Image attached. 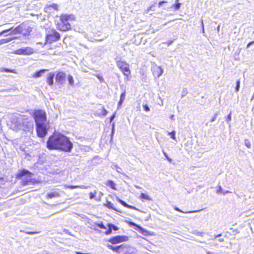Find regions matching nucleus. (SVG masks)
<instances>
[{
    "label": "nucleus",
    "instance_id": "nucleus-9",
    "mask_svg": "<svg viewBox=\"0 0 254 254\" xmlns=\"http://www.w3.org/2000/svg\"><path fill=\"white\" fill-rule=\"evenodd\" d=\"M34 52V50L33 48L27 47L17 49L14 52V53L17 55H30Z\"/></svg>",
    "mask_w": 254,
    "mask_h": 254
},
{
    "label": "nucleus",
    "instance_id": "nucleus-41",
    "mask_svg": "<svg viewBox=\"0 0 254 254\" xmlns=\"http://www.w3.org/2000/svg\"><path fill=\"white\" fill-rule=\"evenodd\" d=\"M143 108L144 110L145 111H150L149 108L148 107V106L146 104L143 105Z\"/></svg>",
    "mask_w": 254,
    "mask_h": 254
},
{
    "label": "nucleus",
    "instance_id": "nucleus-56",
    "mask_svg": "<svg viewBox=\"0 0 254 254\" xmlns=\"http://www.w3.org/2000/svg\"><path fill=\"white\" fill-rule=\"evenodd\" d=\"M221 235V234H219V235H215V236H214V239H213V238H211V240H214V239H216V238L219 237V236H220Z\"/></svg>",
    "mask_w": 254,
    "mask_h": 254
},
{
    "label": "nucleus",
    "instance_id": "nucleus-1",
    "mask_svg": "<svg viewBox=\"0 0 254 254\" xmlns=\"http://www.w3.org/2000/svg\"><path fill=\"white\" fill-rule=\"evenodd\" d=\"M47 147L50 150H61L70 152L73 144L69 138L61 133H55L51 135L47 142Z\"/></svg>",
    "mask_w": 254,
    "mask_h": 254
},
{
    "label": "nucleus",
    "instance_id": "nucleus-11",
    "mask_svg": "<svg viewBox=\"0 0 254 254\" xmlns=\"http://www.w3.org/2000/svg\"><path fill=\"white\" fill-rule=\"evenodd\" d=\"M65 73L64 72H58L56 76V81L60 84H63L65 80Z\"/></svg>",
    "mask_w": 254,
    "mask_h": 254
},
{
    "label": "nucleus",
    "instance_id": "nucleus-30",
    "mask_svg": "<svg viewBox=\"0 0 254 254\" xmlns=\"http://www.w3.org/2000/svg\"><path fill=\"white\" fill-rule=\"evenodd\" d=\"M175 131L173 130L172 132H168V134L170 135L171 137L174 140H176V137H175Z\"/></svg>",
    "mask_w": 254,
    "mask_h": 254
},
{
    "label": "nucleus",
    "instance_id": "nucleus-46",
    "mask_svg": "<svg viewBox=\"0 0 254 254\" xmlns=\"http://www.w3.org/2000/svg\"><path fill=\"white\" fill-rule=\"evenodd\" d=\"M194 234H196L197 235H200V236H202L203 233V232H199L198 231H195V233H194Z\"/></svg>",
    "mask_w": 254,
    "mask_h": 254
},
{
    "label": "nucleus",
    "instance_id": "nucleus-49",
    "mask_svg": "<svg viewBox=\"0 0 254 254\" xmlns=\"http://www.w3.org/2000/svg\"><path fill=\"white\" fill-rule=\"evenodd\" d=\"M166 2V1H162L159 2V7H161L163 3H165Z\"/></svg>",
    "mask_w": 254,
    "mask_h": 254
},
{
    "label": "nucleus",
    "instance_id": "nucleus-4",
    "mask_svg": "<svg viewBox=\"0 0 254 254\" xmlns=\"http://www.w3.org/2000/svg\"><path fill=\"white\" fill-rule=\"evenodd\" d=\"M74 19L75 16L73 14H62L58 22L57 28L63 31H66L70 29L71 25L69 22L73 21Z\"/></svg>",
    "mask_w": 254,
    "mask_h": 254
},
{
    "label": "nucleus",
    "instance_id": "nucleus-61",
    "mask_svg": "<svg viewBox=\"0 0 254 254\" xmlns=\"http://www.w3.org/2000/svg\"><path fill=\"white\" fill-rule=\"evenodd\" d=\"M139 228V229H140L141 231H142V232H143V231L144 230L142 228H141V227L140 226H138Z\"/></svg>",
    "mask_w": 254,
    "mask_h": 254
},
{
    "label": "nucleus",
    "instance_id": "nucleus-64",
    "mask_svg": "<svg viewBox=\"0 0 254 254\" xmlns=\"http://www.w3.org/2000/svg\"><path fill=\"white\" fill-rule=\"evenodd\" d=\"M219 28H220V25H219V26H218V27H217V29H218V30H219Z\"/></svg>",
    "mask_w": 254,
    "mask_h": 254
},
{
    "label": "nucleus",
    "instance_id": "nucleus-29",
    "mask_svg": "<svg viewBox=\"0 0 254 254\" xmlns=\"http://www.w3.org/2000/svg\"><path fill=\"white\" fill-rule=\"evenodd\" d=\"M107 110L103 107H102L101 108V112L99 113L100 115H101L102 116H106L107 114Z\"/></svg>",
    "mask_w": 254,
    "mask_h": 254
},
{
    "label": "nucleus",
    "instance_id": "nucleus-42",
    "mask_svg": "<svg viewBox=\"0 0 254 254\" xmlns=\"http://www.w3.org/2000/svg\"><path fill=\"white\" fill-rule=\"evenodd\" d=\"M163 154L164 155V156H165V157L167 158V159L170 162H171L172 161V159L169 158L167 155V154L164 151H163Z\"/></svg>",
    "mask_w": 254,
    "mask_h": 254
},
{
    "label": "nucleus",
    "instance_id": "nucleus-12",
    "mask_svg": "<svg viewBox=\"0 0 254 254\" xmlns=\"http://www.w3.org/2000/svg\"><path fill=\"white\" fill-rule=\"evenodd\" d=\"M55 73L53 72H51L47 75V82L50 86L53 85L54 84V77Z\"/></svg>",
    "mask_w": 254,
    "mask_h": 254
},
{
    "label": "nucleus",
    "instance_id": "nucleus-17",
    "mask_svg": "<svg viewBox=\"0 0 254 254\" xmlns=\"http://www.w3.org/2000/svg\"><path fill=\"white\" fill-rule=\"evenodd\" d=\"M105 184L107 186H109L110 187H111L112 189H113L114 190H116L117 189L116 188V184L114 183V182L113 181H111V180H108L105 183Z\"/></svg>",
    "mask_w": 254,
    "mask_h": 254
},
{
    "label": "nucleus",
    "instance_id": "nucleus-7",
    "mask_svg": "<svg viewBox=\"0 0 254 254\" xmlns=\"http://www.w3.org/2000/svg\"><path fill=\"white\" fill-rule=\"evenodd\" d=\"M23 27V24H20L16 28L13 29V28H10L8 29L4 30L1 32H0V36L2 35L5 34V33H7L8 32H10L8 34H6L4 35V36H7L9 35H15V34H18L22 33V28Z\"/></svg>",
    "mask_w": 254,
    "mask_h": 254
},
{
    "label": "nucleus",
    "instance_id": "nucleus-47",
    "mask_svg": "<svg viewBox=\"0 0 254 254\" xmlns=\"http://www.w3.org/2000/svg\"><path fill=\"white\" fill-rule=\"evenodd\" d=\"M111 233H112V230H111V229L110 228H109L108 230V231H107L105 232V234H106V235H109V234H111Z\"/></svg>",
    "mask_w": 254,
    "mask_h": 254
},
{
    "label": "nucleus",
    "instance_id": "nucleus-40",
    "mask_svg": "<svg viewBox=\"0 0 254 254\" xmlns=\"http://www.w3.org/2000/svg\"><path fill=\"white\" fill-rule=\"evenodd\" d=\"M226 120L228 124H229V122L231 120V112L227 116Z\"/></svg>",
    "mask_w": 254,
    "mask_h": 254
},
{
    "label": "nucleus",
    "instance_id": "nucleus-63",
    "mask_svg": "<svg viewBox=\"0 0 254 254\" xmlns=\"http://www.w3.org/2000/svg\"><path fill=\"white\" fill-rule=\"evenodd\" d=\"M152 8V6H150V7L148 9L147 11H149V10Z\"/></svg>",
    "mask_w": 254,
    "mask_h": 254
},
{
    "label": "nucleus",
    "instance_id": "nucleus-34",
    "mask_svg": "<svg viewBox=\"0 0 254 254\" xmlns=\"http://www.w3.org/2000/svg\"><path fill=\"white\" fill-rule=\"evenodd\" d=\"M240 86V80H238L236 82V86L235 87V90L236 91H238L239 90Z\"/></svg>",
    "mask_w": 254,
    "mask_h": 254
},
{
    "label": "nucleus",
    "instance_id": "nucleus-28",
    "mask_svg": "<svg viewBox=\"0 0 254 254\" xmlns=\"http://www.w3.org/2000/svg\"><path fill=\"white\" fill-rule=\"evenodd\" d=\"M112 168L114 169H116L118 173H122L121 171H122V169L118 165H114Z\"/></svg>",
    "mask_w": 254,
    "mask_h": 254
},
{
    "label": "nucleus",
    "instance_id": "nucleus-58",
    "mask_svg": "<svg viewBox=\"0 0 254 254\" xmlns=\"http://www.w3.org/2000/svg\"><path fill=\"white\" fill-rule=\"evenodd\" d=\"M174 115H171V116H170V118L171 119H172V120H174Z\"/></svg>",
    "mask_w": 254,
    "mask_h": 254
},
{
    "label": "nucleus",
    "instance_id": "nucleus-55",
    "mask_svg": "<svg viewBox=\"0 0 254 254\" xmlns=\"http://www.w3.org/2000/svg\"><path fill=\"white\" fill-rule=\"evenodd\" d=\"M201 25H202V31L204 33V25L203 23V20H201Z\"/></svg>",
    "mask_w": 254,
    "mask_h": 254
},
{
    "label": "nucleus",
    "instance_id": "nucleus-48",
    "mask_svg": "<svg viewBox=\"0 0 254 254\" xmlns=\"http://www.w3.org/2000/svg\"><path fill=\"white\" fill-rule=\"evenodd\" d=\"M253 44H254V41L249 42L247 46V48H249L250 46L253 45Z\"/></svg>",
    "mask_w": 254,
    "mask_h": 254
},
{
    "label": "nucleus",
    "instance_id": "nucleus-8",
    "mask_svg": "<svg viewBox=\"0 0 254 254\" xmlns=\"http://www.w3.org/2000/svg\"><path fill=\"white\" fill-rule=\"evenodd\" d=\"M118 67L122 70L124 74L127 76L130 75V72L129 65L124 61H118L117 62Z\"/></svg>",
    "mask_w": 254,
    "mask_h": 254
},
{
    "label": "nucleus",
    "instance_id": "nucleus-54",
    "mask_svg": "<svg viewBox=\"0 0 254 254\" xmlns=\"http://www.w3.org/2000/svg\"><path fill=\"white\" fill-rule=\"evenodd\" d=\"M129 224L131 226H137L136 224H135L134 222H129Z\"/></svg>",
    "mask_w": 254,
    "mask_h": 254
},
{
    "label": "nucleus",
    "instance_id": "nucleus-10",
    "mask_svg": "<svg viewBox=\"0 0 254 254\" xmlns=\"http://www.w3.org/2000/svg\"><path fill=\"white\" fill-rule=\"evenodd\" d=\"M128 240V237L126 236H117L111 238L108 241L112 244H116Z\"/></svg>",
    "mask_w": 254,
    "mask_h": 254
},
{
    "label": "nucleus",
    "instance_id": "nucleus-33",
    "mask_svg": "<svg viewBox=\"0 0 254 254\" xmlns=\"http://www.w3.org/2000/svg\"><path fill=\"white\" fill-rule=\"evenodd\" d=\"M175 209L178 211H179V212H182L183 213H185V212L182 211L181 210H180L178 207H175ZM198 211V210H196V211H189V212H185V213H193V212H197Z\"/></svg>",
    "mask_w": 254,
    "mask_h": 254
},
{
    "label": "nucleus",
    "instance_id": "nucleus-45",
    "mask_svg": "<svg viewBox=\"0 0 254 254\" xmlns=\"http://www.w3.org/2000/svg\"><path fill=\"white\" fill-rule=\"evenodd\" d=\"M95 194H96V193L90 192L89 193V195H90L89 197H90V199L94 198L95 197Z\"/></svg>",
    "mask_w": 254,
    "mask_h": 254
},
{
    "label": "nucleus",
    "instance_id": "nucleus-3",
    "mask_svg": "<svg viewBox=\"0 0 254 254\" xmlns=\"http://www.w3.org/2000/svg\"><path fill=\"white\" fill-rule=\"evenodd\" d=\"M34 119L36 131L39 137H44L47 133L48 128L46 123V114L42 110H38L34 113Z\"/></svg>",
    "mask_w": 254,
    "mask_h": 254
},
{
    "label": "nucleus",
    "instance_id": "nucleus-32",
    "mask_svg": "<svg viewBox=\"0 0 254 254\" xmlns=\"http://www.w3.org/2000/svg\"><path fill=\"white\" fill-rule=\"evenodd\" d=\"M20 231L21 232H24V233H25L26 234H30V235H32V234H37V233H39L38 232L25 231H23V230H20Z\"/></svg>",
    "mask_w": 254,
    "mask_h": 254
},
{
    "label": "nucleus",
    "instance_id": "nucleus-19",
    "mask_svg": "<svg viewBox=\"0 0 254 254\" xmlns=\"http://www.w3.org/2000/svg\"><path fill=\"white\" fill-rule=\"evenodd\" d=\"M125 254H137L136 250L132 247H128Z\"/></svg>",
    "mask_w": 254,
    "mask_h": 254
},
{
    "label": "nucleus",
    "instance_id": "nucleus-22",
    "mask_svg": "<svg viewBox=\"0 0 254 254\" xmlns=\"http://www.w3.org/2000/svg\"><path fill=\"white\" fill-rule=\"evenodd\" d=\"M122 246V245L121 246H116V247H114L112 245H108L107 246L108 248H109L110 249L114 251H115V252H118L119 249L120 248H121V247Z\"/></svg>",
    "mask_w": 254,
    "mask_h": 254
},
{
    "label": "nucleus",
    "instance_id": "nucleus-62",
    "mask_svg": "<svg viewBox=\"0 0 254 254\" xmlns=\"http://www.w3.org/2000/svg\"><path fill=\"white\" fill-rule=\"evenodd\" d=\"M210 245L211 246H216L217 245V244H212Z\"/></svg>",
    "mask_w": 254,
    "mask_h": 254
},
{
    "label": "nucleus",
    "instance_id": "nucleus-52",
    "mask_svg": "<svg viewBox=\"0 0 254 254\" xmlns=\"http://www.w3.org/2000/svg\"><path fill=\"white\" fill-rule=\"evenodd\" d=\"M173 42V40L168 41L166 43L168 46L170 45Z\"/></svg>",
    "mask_w": 254,
    "mask_h": 254
},
{
    "label": "nucleus",
    "instance_id": "nucleus-53",
    "mask_svg": "<svg viewBox=\"0 0 254 254\" xmlns=\"http://www.w3.org/2000/svg\"><path fill=\"white\" fill-rule=\"evenodd\" d=\"M123 102H124L122 101H121V100L119 101V102L118 103V108H119V107L121 106L122 105Z\"/></svg>",
    "mask_w": 254,
    "mask_h": 254
},
{
    "label": "nucleus",
    "instance_id": "nucleus-38",
    "mask_svg": "<svg viewBox=\"0 0 254 254\" xmlns=\"http://www.w3.org/2000/svg\"><path fill=\"white\" fill-rule=\"evenodd\" d=\"M114 132H115V124H114V123H113L112 124V132H111V140L113 138Z\"/></svg>",
    "mask_w": 254,
    "mask_h": 254
},
{
    "label": "nucleus",
    "instance_id": "nucleus-16",
    "mask_svg": "<svg viewBox=\"0 0 254 254\" xmlns=\"http://www.w3.org/2000/svg\"><path fill=\"white\" fill-rule=\"evenodd\" d=\"M46 196L48 198H51L53 197H59L60 196V194L57 191H54L47 193Z\"/></svg>",
    "mask_w": 254,
    "mask_h": 254
},
{
    "label": "nucleus",
    "instance_id": "nucleus-24",
    "mask_svg": "<svg viewBox=\"0 0 254 254\" xmlns=\"http://www.w3.org/2000/svg\"><path fill=\"white\" fill-rule=\"evenodd\" d=\"M140 198L141 199H145L148 200H152V199L149 195H148L147 194H146L144 193H141Z\"/></svg>",
    "mask_w": 254,
    "mask_h": 254
},
{
    "label": "nucleus",
    "instance_id": "nucleus-18",
    "mask_svg": "<svg viewBox=\"0 0 254 254\" xmlns=\"http://www.w3.org/2000/svg\"><path fill=\"white\" fill-rule=\"evenodd\" d=\"M65 188L70 189H73L75 188H81V189H87L89 188L88 186H65Z\"/></svg>",
    "mask_w": 254,
    "mask_h": 254
},
{
    "label": "nucleus",
    "instance_id": "nucleus-31",
    "mask_svg": "<svg viewBox=\"0 0 254 254\" xmlns=\"http://www.w3.org/2000/svg\"><path fill=\"white\" fill-rule=\"evenodd\" d=\"M181 3L179 2V0H177L176 1V4L174 5L176 10H178L181 6Z\"/></svg>",
    "mask_w": 254,
    "mask_h": 254
},
{
    "label": "nucleus",
    "instance_id": "nucleus-50",
    "mask_svg": "<svg viewBox=\"0 0 254 254\" xmlns=\"http://www.w3.org/2000/svg\"><path fill=\"white\" fill-rule=\"evenodd\" d=\"M115 114H113L111 117H110V122H111L115 118Z\"/></svg>",
    "mask_w": 254,
    "mask_h": 254
},
{
    "label": "nucleus",
    "instance_id": "nucleus-26",
    "mask_svg": "<svg viewBox=\"0 0 254 254\" xmlns=\"http://www.w3.org/2000/svg\"><path fill=\"white\" fill-rule=\"evenodd\" d=\"M158 71H157V77H159L163 73V70L161 66L157 67Z\"/></svg>",
    "mask_w": 254,
    "mask_h": 254
},
{
    "label": "nucleus",
    "instance_id": "nucleus-39",
    "mask_svg": "<svg viewBox=\"0 0 254 254\" xmlns=\"http://www.w3.org/2000/svg\"><path fill=\"white\" fill-rule=\"evenodd\" d=\"M101 229H106V227L104 226V225L102 223H98L96 224Z\"/></svg>",
    "mask_w": 254,
    "mask_h": 254
},
{
    "label": "nucleus",
    "instance_id": "nucleus-25",
    "mask_svg": "<svg viewBox=\"0 0 254 254\" xmlns=\"http://www.w3.org/2000/svg\"><path fill=\"white\" fill-rule=\"evenodd\" d=\"M68 81L69 82V84L71 86H74V79L72 75H68Z\"/></svg>",
    "mask_w": 254,
    "mask_h": 254
},
{
    "label": "nucleus",
    "instance_id": "nucleus-27",
    "mask_svg": "<svg viewBox=\"0 0 254 254\" xmlns=\"http://www.w3.org/2000/svg\"><path fill=\"white\" fill-rule=\"evenodd\" d=\"M108 226L109 228H110L111 229V230H114L115 231H116L118 230V228L114 224H108Z\"/></svg>",
    "mask_w": 254,
    "mask_h": 254
},
{
    "label": "nucleus",
    "instance_id": "nucleus-57",
    "mask_svg": "<svg viewBox=\"0 0 254 254\" xmlns=\"http://www.w3.org/2000/svg\"><path fill=\"white\" fill-rule=\"evenodd\" d=\"M218 241L220 242H222L224 241V239L223 238H219Z\"/></svg>",
    "mask_w": 254,
    "mask_h": 254
},
{
    "label": "nucleus",
    "instance_id": "nucleus-20",
    "mask_svg": "<svg viewBox=\"0 0 254 254\" xmlns=\"http://www.w3.org/2000/svg\"><path fill=\"white\" fill-rule=\"evenodd\" d=\"M104 205L106 206L107 207H108L109 209H112L116 211H118L114 207V204L110 201H107L106 203L104 204Z\"/></svg>",
    "mask_w": 254,
    "mask_h": 254
},
{
    "label": "nucleus",
    "instance_id": "nucleus-36",
    "mask_svg": "<svg viewBox=\"0 0 254 254\" xmlns=\"http://www.w3.org/2000/svg\"><path fill=\"white\" fill-rule=\"evenodd\" d=\"M245 145L247 147H248V148H251V143L248 139H245Z\"/></svg>",
    "mask_w": 254,
    "mask_h": 254
},
{
    "label": "nucleus",
    "instance_id": "nucleus-59",
    "mask_svg": "<svg viewBox=\"0 0 254 254\" xmlns=\"http://www.w3.org/2000/svg\"><path fill=\"white\" fill-rule=\"evenodd\" d=\"M134 187H135V188H136V189H141V187H139V186H137V185H135V186H134Z\"/></svg>",
    "mask_w": 254,
    "mask_h": 254
},
{
    "label": "nucleus",
    "instance_id": "nucleus-21",
    "mask_svg": "<svg viewBox=\"0 0 254 254\" xmlns=\"http://www.w3.org/2000/svg\"><path fill=\"white\" fill-rule=\"evenodd\" d=\"M0 72H12V73H16V71L15 69H10L6 68H0Z\"/></svg>",
    "mask_w": 254,
    "mask_h": 254
},
{
    "label": "nucleus",
    "instance_id": "nucleus-13",
    "mask_svg": "<svg viewBox=\"0 0 254 254\" xmlns=\"http://www.w3.org/2000/svg\"><path fill=\"white\" fill-rule=\"evenodd\" d=\"M23 27L22 28V33L23 35H28L32 31V28L31 27L26 25L25 24H23Z\"/></svg>",
    "mask_w": 254,
    "mask_h": 254
},
{
    "label": "nucleus",
    "instance_id": "nucleus-23",
    "mask_svg": "<svg viewBox=\"0 0 254 254\" xmlns=\"http://www.w3.org/2000/svg\"><path fill=\"white\" fill-rule=\"evenodd\" d=\"M12 38L2 39L0 40V45L7 43L12 41Z\"/></svg>",
    "mask_w": 254,
    "mask_h": 254
},
{
    "label": "nucleus",
    "instance_id": "nucleus-51",
    "mask_svg": "<svg viewBox=\"0 0 254 254\" xmlns=\"http://www.w3.org/2000/svg\"><path fill=\"white\" fill-rule=\"evenodd\" d=\"M230 192H231V191H230L229 190H225V191H222V193H223V194H225L226 193H230Z\"/></svg>",
    "mask_w": 254,
    "mask_h": 254
},
{
    "label": "nucleus",
    "instance_id": "nucleus-35",
    "mask_svg": "<svg viewBox=\"0 0 254 254\" xmlns=\"http://www.w3.org/2000/svg\"><path fill=\"white\" fill-rule=\"evenodd\" d=\"M49 7L50 8H53L54 9H55V10H58V6L57 4H55V3H53L52 4H50L49 6Z\"/></svg>",
    "mask_w": 254,
    "mask_h": 254
},
{
    "label": "nucleus",
    "instance_id": "nucleus-60",
    "mask_svg": "<svg viewBox=\"0 0 254 254\" xmlns=\"http://www.w3.org/2000/svg\"><path fill=\"white\" fill-rule=\"evenodd\" d=\"M76 254H83L80 252H75Z\"/></svg>",
    "mask_w": 254,
    "mask_h": 254
},
{
    "label": "nucleus",
    "instance_id": "nucleus-43",
    "mask_svg": "<svg viewBox=\"0 0 254 254\" xmlns=\"http://www.w3.org/2000/svg\"><path fill=\"white\" fill-rule=\"evenodd\" d=\"M218 114H219L218 113H216L214 114V117L211 120V122H214L215 120V119H216V117H217V116L218 115Z\"/></svg>",
    "mask_w": 254,
    "mask_h": 254
},
{
    "label": "nucleus",
    "instance_id": "nucleus-14",
    "mask_svg": "<svg viewBox=\"0 0 254 254\" xmlns=\"http://www.w3.org/2000/svg\"><path fill=\"white\" fill-rule=\"evenodd\" d=\"M117 199L118 201L125 207H127V208H129L130 209H136V208L134 206L128 205L125 201L121 199L119 197H117Z\"/></svg>",
    "mask_w": 254,
    "mask_h": 254
},
{
    "label": "nucleus",
    "instance_id": "nucleus-44",
    "mask_svg": "<svg viewBox=\"0 0 254 254\" xmlns=\"http://www.w3.org/2000/svg\"><path fill=\"white\" fill-rule=\"evenodd\" d=\"M222 191H223V190H222V187L220 186H219V187H218V189L217 190L216 192H217V193H222Z\"/></svg>",
    "mask_w": 254,
    "mask_h": 254
},
{
    "label": "nucleus",
    "instance_id": "nucleus-5",
    "mask_svg": "<svg viewBox=\"0 0 254 254\" xmlns=\"http://www.w3.org/2000/svg\"><path fill=\"white\" fill-rule=\"evenodd\" d=\"M32 174L26 170H22L18 174V178H22L21 185L26 186L36 183L34 179L32 178Z\"/></svg>",
    "mask_w": 254,
    "mask_h": 254
},
{
    "label": "nucleus",
    "instance_id": "nucleus-37",
    "mask_svg": "<svg viewBox=\"0 0 254 254\" xmlns=\"http://www.w3.org/2000/svg\"><path fill=\"white\" fill-rule=\"evenodd\" d=\"M126 91H125L121 95V96H120V100L121 101H124L125 99V97H126Z\"/></svg>",
    "mask_w": 254,
    "mask_h": 254
},
{
    "label": "nucleus",
    "instance_id": "nucleus-15",
    "mask_svg": "<svg viewBox=\"0 0 254 254\" xmlns=\"http://www.w3.org/2000/svg\"><path fill=\"white\" fill-rule=\"evenodd\" d=\"M47 71H48V70L46 69H43L40 70L38 71H36L33 75V77H35V78L40 77L42 76V75L43 73H44L45 72H46Z\"/></svg>",
    "mask_w": 254,
    "mask_h": 254
},
{
    "label": "nucleus",
    "instance_id": "nucleus-6",
    "mask_svg": "<svg viewBox=\"0 0 254 254\" xmlns=\"http://www.w3.org/2000/svg\"><path fill=\"white\" fill-rule=\"evenodd\" d=\"M60 39V34L56 30L53 29L48 31L46 37V42L51 43L58 41Z\"/></svg>",
    "mask_w": 254,
    "mask_h": 254
},
{
    "label": "nucleus",
    "instance_id": "nucleus-2",
    "mask_svg": "<svg viewBox=\"0 0 254 254\" xmlns=\"http://www.w3.org/2000/svg\"><path fill=\"white\" fill-rule=\"evenodd\" d=\"M10 127L12 130L16 131L22 130L31 132L33 129V124L32 122L24 120L20 117L13 116L11 119Z\"/></svg>",
    "mask_w": 254,
    "mask_h": 254
}]
</instances>
